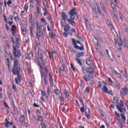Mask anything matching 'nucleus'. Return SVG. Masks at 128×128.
<instances>
[{"instance_id": "13d9d810", "label": "nucleus", "mask_w": 128, "mask_h": 128, "mask_svg": "<svg viewBox=\"0 0 128 128\" xmlns=\"http://www.w3.org/2000/svg\"><path fill=\"white\" fill-rule=\"evenodd\" d=\"M22 24L24 26H26V21H24V20H22Z\"/></svg>"}, {"instance_id": "de8ad7c7", "label": "nucleus", "mask_w": 128, "mask_h": 128, "mask_svg": "<svg viewBox=\"0 0 128 128\" xmlns=\"http://www.w3.org/2000/svg\"><path fill=\"white\" fill-rule=\"evenodd\" d=\"M66 20L64 19L61 20L60 22L62 24V26H64V24H66Z\"/></svg>"}, {"instance_id": "a19ab883", "label": "nucleus", "mask_w": 128, "mask_h": 128, "mask_svg": "<svg viewBox=\"0 0 128 128\" xmlns=\"http://www.w3.org/2000/svg\"><path fill=\"white\" fill-rule=\"evenodd\" d=\"M12 88L14 90V92H18V90L16 89V84H13L12 85Z\"/></svg>"}, {"instance_id": "7ed1b4c3", "label": "nucleus", "mask_w": 128, "mask_h": 128, "mask_svg": "<svg viewBox=\"0 0 128 128\" xmlns=\"http://www.w3.org/2000/svg\"><path fill=\"white\" fill-rule=\"evenodd\" d=\"M119 105H116V107L117 108L118 110L122 114L124 112H126V106L124 104V103H118Z\"/></svg>"}, {"instance_id": "ddd939ff", "label": "nucleus", "mask_w": 128, "mask_h": 128, "mask_svg": "<svg viewBox=\"0 0 128 128\" xmlns=\"http://www.w3.org/2000/svg\"><path fill=\"white\" fill-rule=\"evenodd\" d=\"M34 58V54L32 52H30L29 53L26 54V60H30V58Z\"/></svg>"}, {"instance_id": "5701e85b", "label": "nucleus", "mask_w": 128, "mask_h": 128, "mask_svg": "<svg viewBox=\"0 0 128 128\" xmlns=\"http://www.w3.org/2000/svg\"><path fill=\"white\" fill-rule=\"evenodd\" d=\"M50 88H48V90H47V94L46 95V98L48 99V96H50Z\"/></svg>"}, {"instance_id": "052dcab7", "label": "nucleus", "mask_w": 128, "mask_h": 128, "mask_svg": "<svg viewBox=\"0 0 128 128\" xmlns=\"http://www.w3.org/2000/svg\"><path fill=\"white\" fill-rule=\"evenodd\" d=\"M45 84H48V80H46V77L44 78V80Z\"/></svg>"}, {"instance_id": "7c9ffc66", "label": "nucleus", "mask_w": 128, "mask_h": 128, "mask_svg": "<svg viewBox=\"0 0 128 128\" xmlns=\"http://www.w3.org/2000/svg\"><path fill=\"white\" fill-rule=\"evenodd\" d=\"M96 52H98V54H100V56H104V53H102V52H100V49H98V48H96Z\"/></svg>"}, {"instance_id": "0e129e2a", "label": "nucleus", "mask_w": 128, "mask_h": 128, "mask_svg": "<svg viewBox=\"0 0 128 128\" xmlns=\"http://www.w3.org/2000/svg\"><path fill=\"white\" fill-rule=\"evenodd\" d=\"M5 27L6 28V30H10V27H8L7 24H5Z\"/></svg>"}, {"instance_id": "a211bd4d", "label": "nucleus", "mask_w": 128, "mask_h": 128, "mask_svg": "<svg viewBox=\"0 0 128 128\" xmlns=\"http://www.w3.org/2000/svg\"><path fill=\"white\" fill-rule=\"evenodd\" d=\"M86 64L89 66H92V61L90 59H87L86 60Z\"/></svg>"}, {"instance_id": "774afa93", "label": "nucleus", "mask_w": 128, "mask_h": 128, "mask_svg": "<svg viewBox=\"0 0 128 128\" xmlns=\"http://www.w3.org/2000/svg\"><path fill=\"white\" fill-rule=\"evenodd\" d=\"M12 0H8L7 4L8 6H10V4H12Z\"/></svg>"}, {"instance_id": "4c0bfd02", "label": "nucleus", "mask_w": 128, "mask_h": 128, "mask_svg": "<svg viewBox=\"0 0 128 128\" xmlns=\"http://www.w3.org/2000/svg\"><path fill=\"white\" fill-rule=\"evenodd\" d=\"M64 30L66 32H68L70 30V27H68V26H65L64 28Z\"/></svg>"}, {"instance_id": "69168bd1", "label": "nucleus", "mask_w": 128, "mask_h": 128, "mask_svg": "<svg viewBox=\"0 0 128 128\" xmlns=\"http://www.w3.org/2000/svg\"><path fill=\"white\" fill-rule=\"evenodd\" d=\"M34 118L35 120H36V122H38V117L36 116H34Z\"/></svg>"}, {"instance_id": "72a5a7b5", "label": "nucleus", "mask_w": 128, "mask_h": 128, "mask_svg": "<svg viewBox=\"0 0 128 128\" xmlns=\"http://www.w3.org/2000/svg\"><path fill=\"white\" fill-rule=\"evenodd\" d=\"M41 26H44V22H46V20L44 18H41Z\"/></svg>"}, {"instance_id": "f3484780", "label": "nucleus", "mask_w": 128, "mask_h": 128, "mask_svg": "<svg viewBox=\"0 0 128 128\" xmlns=\"http://www.w3.org/2000/svg\"><path fill=\"white\" fill-rule=\"evenodd\" d=\"M62 16L63 20H68V15L66 14V12H62Z\"/></svg>"}, {"instance_id": "f257e3e1", "label": "nucleus", "mask_w": 128, "mask_h": 128, "mask_svg": "<svg viewBox=\"0 0 128 128\" xmlns=\"http://www.w3.org/2000/svg\"><path fill=\"white\" fill-rule=\"evenodd\" d=\"M20 67L18 66V61L16 60L14 62L12 72L14 76H17V78H15V82L16 84H19L18 82H22V75L20 74Z\"/></svg>"}, {"instance_id": "6e6d98bb", "label": "nucleus", "mask_w": 128, "mask_h": 128, "mask_svg": "<svg viewBox=\"0 0 128 128\" xmlns=\"http://www.w3.org/2000/svg\"><path fill=\"white\" fill-rule=\"evenodd\" d=\"M70 66L73 72H76V69H74V65L72 64H70Z\"/></svg>"}, {"instance_id": "37998d69", "label": "nucleus", "mask_w": 128, "mask_h": 128, "mask_svg": "<svg viewBox=\"0 0 128 128\" xmlns=\"http://www.w3.org/2000/svg\"><path fill=\"white\" fill-rule=\"evenodd\" d=\"M85 116H86V118H88V120H90V114L88 113V112H86Z\"/></svg>"}, {"instance_id": "f8f14e48", "label": "nucleus", "mask_w": 128, "mask_h": 128, "mask_svg": "<svg viewBox=\"0 0 128 128\" xmlns=\"http://www.w3.org/2000/svg\"><path fill=\"white\" fill-rule=\"evenodd\" d=\"M35 60L38 66H40V70H44V67L42 66V64H40V59H38V56H35Z\"/></svg>"}, {"instance_id": "49530a36", "label": "nucleus", "mask_w": 128, "mask_h": 128, "mask_svg": "<svg viewBox=\"0 0 128 128\" xmlns=\"http://www.w3.org/2000/svg\"><path fill=\"white\" fill-rule=\"evenodd\" d=\"M42 78H46V76H48V73L46 72H42Z\"/></svg>"}, {"instance_id": "f03ea898", "label": "nucleus", "mask_w": 128, "mask_h": 128, "mask_svg": "<svg viewBox=\"0 0 128 128\" xmlns=\"http://www.w3.org/2000/svg\"><path fill=\"white\" fill-rule=\"evenodd\" d=\"M37 31L36 32V38L40 40V38H42L44 36V32H42L41 30L42 28V26L36 24Z\"/></svg>"}, {"instance_id": "a878e982", "label": "nucleus", "mask_w": 128, "mask_h": 128, "mask_svg": "<svg viewBox=\"0 0 128 128\" xmlns=\"http://www.w3.org/2000/svg\"><path fill=\"white\" fill-rule=\"evenodd\" d=\"M14 112L15 114H19L20 112H18V108H16V106H14Z\"/></svg>"}, {"instance_id": "6e6552de", "label": "nucleus", "mask_w": 128, "mask_h": 128, "mask_svg": "<svg viewBox=\"0 0 128 128\" xmlns=\"http://www.w3.org/2000/svg\"><path fill=\"white\" fill-rule=\"evenodd\" d=\"M13 55L16 58H20V51L18 50L14 49Z\"/></svg>"}, {"instance_id": "2eb2a0df", "label": "nucleus", "mask_w": 128, "mask_h": 128, "mask_svg": "<svg viewBox=\"0 0 128 128\" xmlns=\"http://www.w3.org/2000/svg\"><path fill=\"white\" fill-rule=\"evenodd\" d=\"M74 20H72V18L67 20L68 24H71V26H76V23L74 22Z\"/></svg>"}, {"instance_id": "20e7f679", "label": "nucleus", "mask_w": 128, "mask_h": 128, "mask_svg": "<svg viewBox=\"0 0 128 128\" xmlns=\"http://www.w3.org/2000/svg\"><path fill=\"white\" fill-rule=\"evenodd\" d=\"M68 14L70 15V18H71V20H74V18H76V16L78 14L76 13V8H72L68 12Z\"/></svg>"}, {"instance_id": "412c9836", "label": "nucleus", "mask_w": 128, "mask_h": 128, "mask_svg": "<svg viewBox=\"0 0 128 128\" xmlns=\"http://www.w3.org/2000/svg\"><path fill=\"white\" fill-rule=\"evenodd\" d=\"M20 120L22 124H26V116H22V117L20 118Z\"/></svg>"}, {"instance_id": "e433bc0d", "label": "nucleus", "mask_w": 128, "mask_h": 128, "mask_svg": "<svg viewBox=\"0 0 128 128\" xmlns=\"http://www.w3.org/2000/svg\"><path fill=\"white\" fill-rule=\"evenodd\" d=\"M116 86L118 89L120 90L122 86L120 85V82H116Z\"/></svg>"}, {"instance_id": "393cba45", "label": "nucleus", "mask_w": 128, "mask_h": 128, "mask_svg": "<svg viewBox=\"0 0 128 128\" xmlns=\"http://www.w3.org/2000/svg\"><path fill=\"white\" fill-rule=\"evenodd\" d=\"M113 102L114 104H118V98L114 97L113 98Z\"/></svg>"}, {"instance_id": "79ce46f5", "label": "nucleus", "mask_w": 128, "mask_h": 128, "mask_svg": "<svg viewBox=\"0 0 128 128\" xmlns=\"http://www.w3.org/2000/svg\"><path fill=\"white\" fill-rule=\"evenodd\" d=\"M48 54H49L50 58L52 59V58H54V54L52 52H48Z\"/></svg>"}, {"instance_id": "1a4fd4ad", "label": "nucleus", "mask_w": 128, "mask_h": 128, "mask_svg": "<svg viewBox=\"0 0 128 128\" xmlns=\"http://www.w3.org/2000/svg\"><path fill=\"white\" fill-rule=\"evenodd\" d=\"M94 72V68H92L88 67L86 68V74H88L92 76Z\"/></svg>"}, {"instance_id": "09e8293b", "label": "nucleus", "mask_w": 128, "mask_h": 128, "mask_svg": "<svg viewBox=\"0 0 128 128\" xmlns=\"http://www.w3.org/2000/svg\"><path fill=\"white\" fill-rule=\"evenodd\" d=\"M72 42L73 43V44L76 46L78 44H76V41L74 39H72Z\"/></svg>"}, {"instance_id": "c9c22d12", "label": "nucleus", "mask_w": 128, "mask_h": 128, "mask_svg": "<svg viewBox=\"0 0 128 128\" xmlns=\"http://www.w3.org/2000/svg\"><path fill=\"white\" fill-rule=\"evenodd\" d=\"M90 87L88 86L85 90V92H87V94H90Z\"/></svg>"}, {"instance_id": "bb28decb", "label": "nucleus", "mask_w": 128, "mask_h": 128, "mask_svg": "<svg viewBox=\"0 0 128 128\" xmlns=\"http://www.w3.org/2000/svg\"><path fill=\"white\" fill-rule=\"evenodd\" d=\"M64 94H65L66 96H65V98H68V91H66V89H64Z\"/></svg>"}, {"instance_id": "4468645a", "label": "nucleus", "mask_w": 128, "mask_h": 128, "mask_svg": "<svg viewBox=\"0 0 128 128\" xmlns=\"http://www.w3.org/2000/svg\"><path fill=\"white\" fill-rule=\"evenodd\" d=\"M84 56V53L83 52H77L76 54V56L77 58H82Z\"/></svg>"}, {"instance_id": "c756f323", "label": "nucleus", "mask_w": 128, "mask_h": 128, "mask_svg": "<svg viewBox=\"0 0 128 128\" xmlns=\"http://www.w3.org/2000/svg\"><path fill=\"white\" fill-rule=\"evenodd\" d=\"M102 92L106 94L108 92V87L106 86H104V88H102Z\"/></svg>"}, {"instance_id": "f704fd0d", "label": "nucleus", "mask_w": 128, "mask_h": 128, "mask_svg": "<svg viewBox=\"0 0 128 128\" xmlns=\"http://www.w3.org/2000/svg\"><path fill=\"white\" fill-rule=\"evenodd\" d=\"M71 55L72 56H74L75 54H76V50L72 49L70 50Z\"/></svg>"}, {"instance_id": "c03bdc74", "label": "nucleus", "mask_w": 128, "mask_h": 128, "mask_svg": "<svg viewBox=\"0 0 128 128\" xmlns=\"http://www.w3.org/2000/svg\"><path fill=\"white\" fill-rule=\"evenodd\" d=\"M24 8L25 10H26V12L28 11V5L26 4L24 6Z\"/></svg>"}, {"instance_id": "58836bf2", "label": "nucleus", "mask_w": 128, "mask_h": 128, "mask_svg": "<svg viewBox=\"0 0 128 128\" xmlns=\"http://www.w3.org/2000/svg\"><path fill=\"white\" fill-rule=\"evenodd\" d=\"M44 122V118H42V116H38V122Z\"/></svg>"}, {"instance_id": "9d476101", "label": "nucleus", "mask_w": 128, "mask_h": 128, "mask_svg": "<svg viewBox=\"0 0 128 128\" xmlns=\"http://www.w3.org/2000/svg\"><path fill=\"white\" fill-rule=\"evenodd\" d=\"M120 94L121 96H126L128 94V89L126 87L122 88L120 90Z\"/></svg>"}, {"instance_id": "473e14b6", "label": "nucleus", "mask_w": 128, "mask_h": 128, "mask_svg": "<svg viewBox=\"0 0 128 128\" xmlns=\"http://www.w3.org/2000/svg\"><path fill=\"white\" fill-rule=\"evenodd\" d=\"M96 6L98 8V12L100 14V16H102V11L100 10V6H98V5L97 4H96Z\"/></svg>"}, {"instance_id": "338daca9", "label": "nucleus", "mask_w": 128, "mask_h": 128, "mask_svg": "<svg viewBox=\"0 0 128 128\" xmlns=\"http://www.w3.org/2000/svg\"><path fill=\"white\" fill-rule=\"evenodd\" d=\"M4 104L5 108H8V104L6 102H4Z\"/></svg>"}, {"instance_id": "39448f33", "label": "nucleus", "mask_w": 128, "mask_h": 128, "mask_svg": "<svg viewBox=\"0 0 128 128\" xmlns=\"http://www.w3.org/2000/svg\"><path fill=\"white\" fill-rule=\"evenodd\" d=\"M37 54L42 62V64H40L42 66H44L46 64V60L44 59V57H42V51L38 50Z\"/></svg>"}, {"instance_id": "4d7b16f0", "label": "nucleus", "mask_w": 128, "mask_h": 128, "mask_svg": "<svg viewBox=\"0 0 128 128\" xmlns=\"http://www.w3.org/2000/svg\"><path fill=\"white\" fill-rule=\"evenodd\" d=\"M118 125L120 128H124V124H122V122H121L120 124H118Z\"/></svg>"}, {"instance_id": "9b49d317", "label": "nucleus", "mask_w": 128, "mask_h": 128, "mask_svg": "<svg viewBox=\"0 0 128 128\" xmlns=\"http://www.w3.org/2000/svg\"><path fill=\"white\" fill-rule=\"evenodd\" d=\"M114 42L116 44H118V46H122V44H124V43L122 42V38H120L118 40L114 39Z\"/></svg>"}, {"instance_id": "ea45409f", "label": "nucleus", "mask_w": 128, "mask_h": 128, "mask_svg": "<svg viewBox=\"0 0 128 128\" xmlns=\"http://www.w3.org/2000/svg\"><path fill=\"white\" fill-rule=\"evenodd\" d=\"M40 126L42 128H46V124H44V122L40 123Z\"/></svg>"}, {"instance_id": "0eeeda50", "label": "nucleus", "mask_w": 128, "mask_h": 128, "mask_svg": "<svg viewBox=\"0 0 128 128\" xmlns=\"http://www.w3.org/2000/svg\"><path fill=\"white\" fill-rule=\"evenodd\" d=\"M83 78H84L86 82H90L94 78V76L92 75H90V74H86L83 76Z\"/></svg>"}, {"instance_id": "2f4dec72", "label": "nucleus", "mask_w": 128, "mask_h": 128, "mask_svg": "<svg viewBox=\"0 0 128 128\" xmlns=\"http://www.w3.org/2000/svg\"><path fill=\"white\" fill-rule=\"evenodd\" d=\"M123 46H124V48L128 47V40H125L123 42Z\"/></svg>"}, {"instance_id": "680f3d73", "label": "nucleus", "mask_w": 128, "mask_h": 128, "mask_svg": "<svg viewBox=\"0 0 128 128\" xmlns=\"http://www.w3.org/2000/svg\"><path fill=\"white\" fill-rule=\"evenodd\" d=\"M80 50H84V46H82L80 47H79V49Z\"/></svg>"}, {"instance_id": "bf43d9fd", "label": "nucleus", "mask_w": 128, "mask_h": 128, "mask_svg": "<svg viewBox=\"0 0 128 128\" xmlns=\"http://www.w3.org/2000/svg\"><path fill=\"white\" fill-rule=\"evenodd\" d=\"M80 110L81 112H84V107L81 108Z\"/></svg>"}, {"instance_id": "dca6fc26", "label": "nucleus", "mask_w": 128, "mask_h": 128, "mask_svg": "<svg viewBox=\"0 0 128 128\" xmlns=\"http://www.w3.org/2000/svg\"><path fill=\"white\" fill-rule=\"evenodd\" d=\"M5 120H6V122H5L6 128H8V124H10V126H12V124H14V122H10L8 120V118H6L5 119Z\"/></svg>"}, {"instance_id": "3c124183", "label": "nucleus", "mask_w": 128, "mask_h": 128, "mask_svg": "<svg viewBox=\"0 0 128 128\" xmlns=\"http://www.w3.org/2000/svg\"><path fill=\"white\" fill-rule=\"evenodd\" d=\"M58 99L60 100V102H64V97H62L61 96H59Z\"/></svg>"}, {"instance_id": "c85d7f7f", "label": "nucleus", "mask_w": 128, "mask_h": 128, "mask_svg": "<svg viewBox=\"0 0 128 128\" xmlns=\"http://www.w3.org/2000/svg\"><path fill=\"white\" fill-rule=\"evenodd\" d=\"M120 18L122 22H124V15L122 14V12H119Z\"/></svg>"}, {"instance_id": "4be33fe9", "label": "nucleus", "mask_w": 128, "mask_h": 128, "mask_svg": "<svg viewBox=\"0 0 128 128\" xmlns=\"http://www.w3.org/2000/svg\"><path fill=\"white\" fill-rule=\"evenodd\" d=\"M120 116L122 118V120H123V122H126V116L124 115V112L120 114Z\"/></svg>"}, {"instance_id": "e2e57ef3", "label": "nucleus", "mask_w": 128, "mask_h": 128, "mask_svg": "<svg viewBox=\"0 0 128 128\" xmlns=\"http://www.w3.org/2000/svg\"><path fill=\"white\" fill-rule=\"evenodd\" d=\"M47 28H48V32H52V30H50V25H48L47 26Z\"/></svg>"}, {"instance_id": "603ef678", "label": "nucleus", "mask_w": 128, "mask_h": 128, "mask_svg": "<svg viewBox=\"0 0 128 128\" xmlns=\"http://www.w3.org/2000/svg\"><path fill=\"white\" fill-rule=\"evenodd\" d=\"M54 35L52 33H49V37L50 38H54Z\"/></svg>"}, {"instance_id": "8fccbe9b", "label": "nucleus", "mask_w": 128, "mask_h": 128, "mask_svg": "<svg viewBox=\"0 0 128 128\" xmlns=\"http://www.w3.org/2000/svg\"><path fill=\"white\" fill-rule=\"evenodd\" d=\"M84 71L86 72V68L84 67H82V72L84 74H86V72H84Z\"/></svg>"}, {"instance_id": "423d86ee", "label": "nucleus", "mask_w": 128, "mask_h": 128, "mask_svg": "<svg viewBox=\"0 0 128 128\" xmlns=\"http://www.w3.org/2000/svg\"><path fill=\"white\" fill-rule=\"evenodd\" d=\"M16 42L14 44L13 48L14 50H18L20 48V39L16 37Z\"/></svg>"}, {"instance_id": "cd10ccee", "label": "nucleus", "mask_w": 128, "mask_h": 128, "mask_svg": "<svg viewBox=\"0 0 128 128\" xmlns=\"http://www.w3.org/2000/svg\"><path fill=\"white\" fill-rule=\"evenodd\" d=\"M36 16H38L39 14H40V8H38L36 9V11L35 12Z\"/></svg>"}, {"instance_id": "a18cd8bd", "label": "nucleus", "mask_w": 128, "mask_h": 128, "mask_svg": "<svg viewBox=\"0 0 128 128\" xmlns=\"http://www.w3.org/2000/svg\"><path fill=\"white\" fill-rule=\"evenodd\" d=\"M66 67H64V65H62L61 67H60V70H62V72H64V68Z\"/></svg>"}, {"instance_id": "b1692460", "label": "nucleus", "mask_w": 128, "mask_h": 128, "mask_svg": "<svg viewBox=\"0 0 128 128\" xmlns=\"http://www.w3.org/2000/svg\"><path fill=\"white\" fill-rule=\"evenodd\" d=\"M54 92L56 96H59V94H60V91L58 90V89H54Z\"/></svg>"}, {"instance_id": "864d4df0", "label": "nucleus", "mask_w": 128, "mask_h": 128, "mask_svg": "<svg viewBox=\"0 0 128 128\" xmlns=\"http://www.w3.org/2000/svg\"><path fill=\"white\" fill-rule=\"evenodd\" d=\"M6 62H8V68H10V58H8L6 59Z\"/></svg>"}, {"instance_id": "aec40b11", "label": "nucleus", "mask_w": 128, "mask_h": 128, "mask_svg": "<svg viewBox=\"0 0 128 128\" xmlns=\"http://www.w3.org/2000/svg\"><path fill=\"white\" fill-rule=\"evenodd\" d=\"M34 26H31L30 29V36L31 38H34V34L32 33V32H34Z\"/></svg>"}, {"instance_id": "6ab92c4d", "label": "nucleus", "mask_w": 128, "mask_h": 128, "mask_svg": "<svg viewBox=\"0 0 128 128\" xmlns=\"http://www.w3.org/2000/svg\"><path fill=\"white\" fill-rule=\"evenodd\" d=\"M75 60L76 62L80 66H82V60H80V59L79 58H76Z\"/></svg>"}, {"instance_id": "5fc2aeb1", "label": "nucleus", "mask_w": 128, "mask_h": 128, "mask_svg": "<svg viewBox=\"0 0 128 128\" xmlns=\"http://www.w3.org/2000/svg\"><path fill=\"white\" fill-rule=\"evenodd\" d=\"M16 26H15V25H13L12 28H11V31L14 32V28H16Z\"/></svg>"}]
</instances>
